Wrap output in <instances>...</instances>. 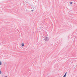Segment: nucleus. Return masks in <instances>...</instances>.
Returning a JSON list of instances; mask_svg holds the SVG:
<instances>
[{"label":"nucleus","instance_id":"4","mask_svg":"<svg viewBox=\"0 0 77 77\" xmlns=\"http://www.w3.org/2000/svg\"><path fill=\"white\" fill-rule=\"evenodd\" d=\"M0 65H2V62L0 61Z\"/></svg>","mask_w":77,"mask_h":77},{"label":"nucleus","instance_id":"5","mask_svg":"<svg viewBox=\"0 0 77 77\" xmlns=\"http://www.w3.org/2000/svg\"><path fill=\"white\" fill-rule=\"evenodd\" d=\"M0 74H2V72H1V71L0 70Z\"/></svg>","mask_w":77,"mask_h":77},{"label":"nucleus","instance_id":"7","mask_svg":"<svg viewBox=\"0 0 77 77\" xmlns=\"http://www.w3.org/2000/svg\"><path fill=\"white\" fill-rule=\"evenodd\" d=\"M32 11V12L33 11V10H32V11Z\"/></svg>","mask_w":77,"mask_h":77},{"label":"nucleus","instance_id":"2","mask_svg":"<svg viewBox=\"0 0 77 77\" xmlns=\"http://www.w3.org/2000/svg\"><path fill=\"white\" fill-rule=\"evenodd\" d=\"M67 74V72H66L65 73V75H63V77H66V74Z\"/></svg>","mask_w":77,"mask_h":77},{"label":"nucleus","instance_id":"3","mask_svg":"<svg viewBox=\"0 0 77 77\" xmlns=\"http://www.w3.org/2000/svg\"><path fill=\"white\" fill-rule=\"evenodd\" d=\"M22 45V47H23V46H24V43H22L21 44Z\"/></svg>","mask_w":77,"mask_h":77},{"label":"nucleus","instance_id":"1","mask_svg":"<svg viewBox=\"0 0 77 77\" xmlns=\"http://www.w3.org/2000/svg\"><path fill=\"white\" fill-rule=\"evenodd\" d=\"M44 40L45 42H47V41H49V38L48 37H45L44 38Z\"/></svg>","mask_w":77,"mask_h":77},{"label":"nucleus","instance_id":"6","mask_svg":"<svg viewBox=\"0 0 77 77\" xmlns=\"http://www.w3.org/2000/svg\"><path fill=\"white\" fill-rule=\"evenodd\" d=\"M70 5H72V2H70Z\"/></svg>","mask_w":77,"mask_h":77}]
</instances>
